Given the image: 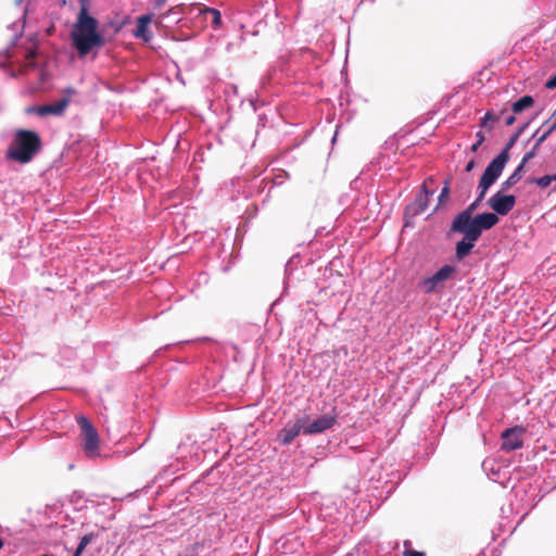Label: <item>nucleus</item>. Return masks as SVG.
<instances>
[{"instance_id": "28", "label": "nucleus", "mask_w": 556, "mask_h": 556, "mask_svg": "<svg viewBox=\"0 0 556 556\" xmlns=\"http://www.w3.org/2000/svg\"><path fill=\"white\" fill-rule=\"evenodd\" d=\"M545 87L547 89H555L556 88V74L546 80Z\"/></svg>"}, {"instance_id": "31", "label": "nucleus", "mask_w": 556, "mask_h": 556, "mask_svg": "<svg viewBox=\"0 0 556 556\" xmlns=\"http://www.w3.org/2000/svg\"><path fill=\"white\" fill-rule=\"evenodd\" d=\"M516 122L515 115H509L505 119L506 126H511Z\"/></svg>"}, {"instance_id": "23", "label": "nucleus", "mask_w": 556, "mask_h": 556, "mask_svg": "<svg viewBox=\"0 0 556 556\" xmlns=\"http://www.w3.org/2000/svg\"><path fill=\"white\" fill-rule=\"evenodd\" d=\"M403 545H404L403 556H426V554L424 552L413 549L412 542L409 540H405Z\"/></svg>"}, {"instance_id": "17", "label": "nucleus", "mask_w": 556, "mask_h": 556, "mask_svg": "<svg viewBox=\"0 0 556 556\" xmlns=\"http://www.w3.org/2000/svg\"><path fill=\"white\" fill-rule=\"evenodd\" d=\"M534 104V99L530 94H525L511 104L514 114H520L523 111L530 109Z\"/></svg>"}, {"instance_id": "20", "label": "nucleus", "mask_w": 556, "mask_h": 556, "mask_svg": "<svg viewBox=\"0 0 556 556\" xmlns=\"http://www.w3.org/2000/svg\"><path fill=\"white\" fill-rule=\"evenodd\" d=\"M527 182L528 184H534V185H536L541 189H545V188H547L552 184L548 174L544 175V176H541V177H529V178H527Z\"/></svg>"}, {"instance_id": "39", "label": "nucleus", "mask_w": 556, "mask_h": 556, "mask_svg": "<svg viewBox=\"0 0 556 556\" xmlns=\"http://www.w3.org/2000/svg\"><path fill=\"white\" fill-rule=\"evenodd\" d=\"M549 175V178H551V181H556V174H548Z\"/></svg>"}, {"instance_id": "1", "label": "nucleus", "mask_w": 556, "mask_h": 556, "mask_svg": "<svg viewBox=\"0 0 556 556\" xmlns=\"http://www.w3.org/2000/svg\"><path fill=\"white\" fill-rule=\"evenodd\" d=\"M477 191V198L465 210L457 213L451 223V232L463 235L455 244L457 261H463L471 253L483 231L492 229L500 223V218L491 212L473 214L480 207L489 188H481V184H478Z\"/></svg>"}, {"instance_id": "34", "label": "nucleus", "mask_w": 556, "mask_h": 556, "mask_svg": "<svg viewBox=\"0 0 556 556\" xmlns=\"http://www.w3.org/2000/svg\"><path fill=\"white\" fill-rule=\"evenodd\" d=\"M83 553H84V552H83L81 549H79V548H77V547H76V548L74 549V552H73V555H72V556H81V555H83Z\"/></svg>"}, {"instance_id": "32", "label": "nucleus", "mask_w": 556, "mask_h": 556, "mask_svg": "<svg viewBox=\"0 0 556 556\" xmlns=\"http://www.w3.org/2000/svg\"><path fill=\"white\" fill-rule=\"evenodd\" d=\"M480 147H481V144L476 141L475 143L471 144L470 152L476 153Z\"/></svg>"}, {"instance_id": "43", "label": "nucleus", "mask_w": 556, "mask_h": 556, "mask_svg": "<svg viewBox=\"0 0 556 556\" xmlns=\"http://www.w3.org/2000/svg\"><path fill=\"white\" fill-rule=\"evenodd\" d=\"M289 267H290V262H289V263L287 264V266H286V271H288V270H289Z\"/></svg>"}, {"instance_id": "26", "label": "nucleus", "mask_w": 556, "mask_h": 556, "mask_svg": "<svg viewBox=\"0 0 556 556\" xmlns=\"http://www.w3.org/2000/svg\"><path fill=\"white\" fill-rule=\"evenodd\" d=\"M80 9L77 15H81L84 12L86 15H91L89 13L90 0H78Z\"/></svg>"}, {"instance_id": "8", "label": "nucleus", "mask_w": 556, "mask_h": 556, "mask_svg": "<svg viewBox=\"0 0 556 556\" xmlns=\"http://www.w3.org/2000/svg\"><path fill=\"white\" fill-rule=\"evenodd\" d=\"M507 190L500 188L493 195H491L486 205L493 211L492 213L498 216H506L516 205V197L507 194Z\"/></svg>"}, {"instance_id": "38", "label": "nucleus", "mask_w": 556, "mask_h": 556, "mask_svg": "<svg viewBox=\"0 0 556 556\" xmlns=\"http://www.w3.org/2000/svg\"><path fill=\"white\" fill-rule=\"evenodd\" d=\"M164 2L165 0H155V5L161 7Z\"/></svg>"}, {"instance_id": "21", "label": "nucleus", "mask_w": 556, "mask_h": 556, "mask_svg": "<svg viewBox=\"0 0 556 556\" xmlns=\"http://www.w3.org/2000/svg\"><path fill=\"white\" fill-rule=\"evenodd\" d=\"M496 121H498V116H496L492 111H488L481 118L480 126L483 128H492V124Z\"/></svg>"}, {"instance_id": "10", "label": "nucleus", "mask_w": 556, "mask_h": 556, "mask_svg": "<svg viewBox=\"0 0 556 556\" xmlns=\"http://www.w3.org/2000/svg\"><path fill=\"white\" fill-rule=\"evenodd\" d=\"M523 426H515L505 429L501 434V448L505 452H513L523 446V435L526 434Z\"/></svg>"}, {"instance_id": "6", "label": "nucleus", "mask_w": 556, "mask_h": 556, "mask_svg": "<svg viewBox=\"0 0 556 556\" xmlns=\"http://www.w3.org/2000/svg\"><path fill=\"white\" fill-rule=\"evenodd\" d=\"M509 157L510 154H506V151H501L491 160L480 177L479 184H481V188L486 187L490 189L496 182L508 163Z\"/></svg>"}, {"instance_id": "33", "label": "nucleus", "mask_w": 556, "mask_h": 556, "mask_svg": "<svg viewBox=\"0 0 556 556\" xmlns=\"http://www.w3.org/2000/svg\"><path fill=\"white\" fill-rule=\"evenodd\" d=\"M83 553H84V552H83L81 549H79V548H77V547H76V548L74 549V552H73V555H72V556H81V555H83Z\"/></svg>"}, {"instance_id": "46", "label": "nucleus", "mask_w": 556, "mask_h": 556, "mask_svg": "<svg viewBox=\"0 0 556 556\" xmlns=\"http://www.w3.org/2000/svg\"><path fill=\"white\" fill-rule=\"evenodd\" d=\"M23 0H18L17 3H21Z\"/></svg>"}, {"instance_id": "45", "label": "nucleus", "mask_w": 556, "mask_h": 556, "mask_svg": "<svg viewBox=\"0 0 556 556\" xmlns=\"http://www.w3.org/2000/svg\"><path fill=\"white\" fill-rule=\"evenodd\" d=\"M336 139H337V135H334V136L332 137V141L334 142V141H336Z\"/></svg>"}, {"instance_id": "40", "label": "nucleus", "mask_w": 556, "mask_h": 556, "mask_svg": "<svg viewBox=\"0 0 556 556\" xmlns=\"http://www.w3.org/2000/svg\"><path fill=\"white\" fill-rule=\"evenodd\" d=\"M251 105L253 106L254 111H256V106H255V100H251L250 101Z\"/></svg>"}, {"instance_id": "9", "label": "nucleus", "mask_w": 556, "mask_h": 556, "mask_svg": "<svg viewBox=\"0 0 556 556\" xmlns=\"http://www.w3.org/2000/svg\"><path fill=\"white\" fill-rule=\"evenodd\" d=\"M433 194V190L427 188V184L421 185V191L416 199L406 205L404 210L405 226L409 225V219L422 214L429 206V197Z\"/></svg>"}, {"instance_id": "16", "label": "nucleus", "mask_w": 556, "mask_h": 556, "mask_svg": "<svg viewBox=\"0 0 556 556\" xmlns=\"http://www.w3.org/2000/svg\"><path fill=\"white\" fill-rule=\"evenodd\" d=\"M523 164H520L515 168V170L506 178L505 181L502 182L501 188L502 190H509L513 188L522 177L525 173Z\"/></svg>"}, {"instance_id": "7", "label": "nucleus", "mask_w": 556, "mask_h": 556, "mask_svg": "<svg viewBox=\"0 0 556 556\" xmlns=\"http://www.w3.org/2000/svg\"><path fill=\"white\" fill-rule=\"evenodd\" d=\"M78 425L83 432V448L89 457H96L99 450V435L96 428L84 416H79Z\"/></svg>"}, {"instance_id": "24", "label": "nucleus", "mask_w": 556, "mask_h": 556, "mask_svg": "<svg viewBox=\"0 0 556 556\" xmlns=\"http://www.w3.org/2000/svg\"><path fill=\"white\" fill-rule=\"evenodd\" d=\"M46 105H31L25 109L26 114H36L39 116H46Z\"/></svg>"}, {"instance_id": "29", "label": "nucleus", "mask_w": 556, "mask_h": 556, "mask_svg": "<svg viewBox=\"0 0 556 556\" xmlns=\"http://www.w3.org/2000/svg\"><path fill=\"white\" fill-rule=\"evenodd\" d=\"M475 167H476V161L473 159H471L470 161L467 162V164L465 166V172L470 173Z\"/></svg>"}, {"instance_id": "11", "label": "nucleus", "mask_w": 556, "mask_h": 556, "mask_svg": "<svg viewBox=\"0 0 556 556\" xmlns=\"http://www.w3.org/2000/svg\"><path fill=\"white\" fill-rule=\"evenodd\" d=\"M308 417L303 416L296 419L294 424H287L277 434V440L283 446H287L293 442V440L303 432L304 425Z\"/></svg>"}, {"instance_id": "14", "label": "nucleus", "mask_w": 556, "mask_h": 556, "mask_svg": "<svg viewBox=\"0 0 556 556\" xmlns=\"http://www.w3.org/2000/svg\"><path fill=\"white\" fill-rule=\"evenodd\" d=\"M555 130H556V111L532 135V139L536 140V146H541Z\"/></svg>"}, {"instance_id": "18", "label": "nucleus", "mask_w": 556, "mask_h": 556, "mask_svg": "<svg viewBox=\"0 0 556 556\" xmlns=\"http://www.w3.org/2000/svg\"><path fill=\"white\" fill-rule=\"evenodd\" d=\"M530 122L523 123L515 130V132L509 137L505 146L501 151H506V154H510V149L516 144L519 137L523 134V131L528 128Z\"/></svg>"}, {"instance_id": "37", "label": "nucleus", "mask_w": 556, "mask_h": 556, "mask_svg": "<svg viewBox=\"0 0 556 556\" xmlns=\"http://www.w3.org/2000/svg\"><path fill=\"white\" fill-rule=\"evenodd\" d=\"M268 79H269V78H267V77H262V79H261V85H262V87H265V85H266V83L268 81Z\"/></svg>"}, {"instance_id": "19", "label": "nucleus", "mask_w": 556, "mask_h": 556, "mask_svg": "<svg viewBox=\"0 0 556 556\" xmlns=\"http://www.w3.org/2000/svg\"><path fill=\"white\" fill-rule=\"evenodd\" d=\"M206 15H210L212 18V26L214 29H217L222 25V14L215 8H205L203 11Z\"/></svg>"}, {"instance_id": "25", "label": "nucleus", "mask_w": 556, "mask_h": 556, "mask_svg": "<svg viewBox=\"0 0 556 556\" xmlns=\"http://www.w3.org/2000/svg\"><path fill=\"white\" fill-rule=\"evenodd\" d=\"M540 146H536V142L534 143V146L532 147V149L530 151H528L523 157L521 159V162L520 164H523V166H526V164L531 160L533 159L535 155H536V152L539 150Z\"/></svg>"}, {"instance_id": "41", "label": "nucleus", "mask_w": 556, "mask_h": 556, "mask_svg": "<svg viewBox=\"0 0 556 556\" xmlns=\"http://www.w3.org/2000/svg\"><path fill=\"white\" fill-rule=\"evenodd\" d=\"M3 547V540L0 539V549Z\"/></svg>"}, {"instance_id": "3", "label": "nucleus", "mask_w": 556, "mask_h": 556, "mask_svg": "<svg viewBox=\"0 0 556 556\" xmlns=\"http://www.w3.org/2000/svg\"><path fill=\"white\" fill-rule=\"evenodd\" d=\"M41 149L40 136L28 129L15 131L13 140L7 151V157L20 164L29 163Z\"/></svg>"}, {"instance_id": "13", "label": "nucleus", "mask_w": 556, "mask_h": 556, "mask_svg": "<svg viewBox=\"0 0 556 556\" xmlns=\"http://www.w3.org/2000/svg\"><path fill=\"white\" fill-rule=\"evenodd\" d=\"M73 93H75V90L73 88H66L64 90V96L61 99H59L54 103L45 104L46 109H47L46 116L47 115L59 116V115L63 114V112L65 111V109L67 108V105L71 101V96Z\"/></svg>"}, {"instance_id": "44", "label": "nucleus", "mask_w": 556, "mask_h": 556, "mask_svg": "<svg viewBox=\"0 0 556 556\" xmlns=\"http://www.w3.org/2000/svg\"><path fill=\"white\" fill-rule=\"evenodd\" d=\"M235 92H237V86H232Z\"/></svg>"}, {"instance_id": "15", "label": "nucleus", "mask_w": 556, "mask_h": 556, "mask_svg": "<svg viewBox=\"0 0 556 556\" xmlns=\"http://www.w3.org/2000/svg\"><path fill=\"white\" fill-rule=\"evenodd\" d=\"M150 14L140 15L137 18L136 28L134 30V36L136 38L142 39L144 41H149L151 39V34L149 33V24L151 22Z\"/></svg>"}, {"instance_id": "2", "label": "nucleus", "mask_w": 556, "mask_h": 556, "mask_svg": "<svg viewBox=\"0 0 556 556\" xmlns=\"http://www.w3.org/2000/svg\"><path fill=\"white\" fill-rule=\"evenodd\" d=\"M72 47L80 58L104 46L105 39L99 29V21L92 15H77L71 30Z\"/></svg>"}, {"instance_id": "36", "label": "nucleus", "mask_w": 556, "mask_h": 556, "mask_svg": "<svg viewBox=\"0 0 556 556\" xmlns=\"http://www.w3.org/2000/svg\"><path fill=\"white\" fill-rule=\"evenodd\" d=\"M351 450H353L355 453H362L363 450L359 446H351Z\"/></svg>"}, {"instance_id": "35", "label": "nucleus", "mask_w": 556, "mask_h": 556, "mask_svg": "<svg viewBox=\"0 0 556 556\" xmlns=\"http://www.w3.org/2000/svg\"><path fill=\"white\" fill-rule=\"evenodd\" d=\"M266 116L265 115H260L258 116V121H260V124H262L263 126L265 125V122H266Z\"/></svg>"}, {"instance_id": "4", "label": "nucleus", "mask_w": 556, "mask_h": 556, "mask_svg": "<svg viewBox=\"0 0 556 556\" xmlns=\"http://www.w3.org/2000/svg\"><path fill=\"white\" fill-rule=\"evenodd\" d=\"M456 270L457 268L455 265L445 264L433 275L422 278L418 282V288L426 294L434 293L444 287V282L451 279Z\"/></svg>"}, {"instance_id": "30", "label": "nucleus", "mask_w": 556, "mask_h": 556, "mask_svg": "<svg viewBox=\"0 0 556 556\" xmlns=\"http://www.w3.org/2000/svg\"><path fill=\"white\" fill-rule=\"evenodd\" d=\"M476 138H477L476 141L479 142L480 144H482L485 141V137L482 131L476 132Z\"/></svg>"}, {"instance_id": "5", "label": "nucleus", "mask_w": 556, "mask_h": 556, "mask_svg": "<svg viewBox=\"0 0 556 556\" xmlns=\"http://www.w3.org/2000/svg\"><path fill=\"white\" fill-rule=\"evenodd\" d=\"M482 469L488 478L503 486L507 485L510 478L509 464L502 458L488 457L482 463Z\"/></svg>"}, {"instance_id": "22", "label": "nucleus", "mask_w": 556, "mask_h": 556, "mask_svg": "<svg viewBox=\"0 0 556 556\" xmlns=\"http://www.w3.org/2000/svg\"><path fill=\"white\" fill-rule=\"evenodd\" d=\"M98 536L97 533H93V532H90V533H87V534H84L80 539H79V542L77 544V548L81 549L83 552H85L86 547Z\"/></svg>"}, {"instance_id": "12", "label": "nucleus", "mask_w": 556, "mask_h": 556, "mask_svg": "<svg viewBox=\"0 0 556 556\" xmlns=\"http://www.w3.org/2000/svg\"><path fill=\"white\" fill-rule=\"evenodd\" d=\"M337 424V416L336 415H329L325 414L317 419H315L313 422L308 425H304L303 433L305 435H313L323 433L326 430L331 429Z\"/></svg>"}, {"instance_id": "27", "label": "nucleus", "mask_w": 556, "mask_h": 556, "mask_svg": "<svg viewBox=\"0 0 556 556\" xmlns=\"http://www.w3.org/2000/svg\"><path fill=\"white\" fill-rule=\"evenodd\" d=\"M450 194V187L447 184L442 188L440 195H439V204H443L444 201L448 198Z\"/></svg>"}, {"instance_id": "42", "label": "nucleus", "mask_w": 556, "mask_h": 556, "mask_svg": "<svg viewBox=\"0 0 556 556\" xmlns=\"http://www.w3.org/2000/svg\"><path fill=\"white\" fill-rule=\"evenodd\" d=\"M368 460H369V462H374V456H372V455H370V456L368 457Z\"/></svg>"}]
</instances>
